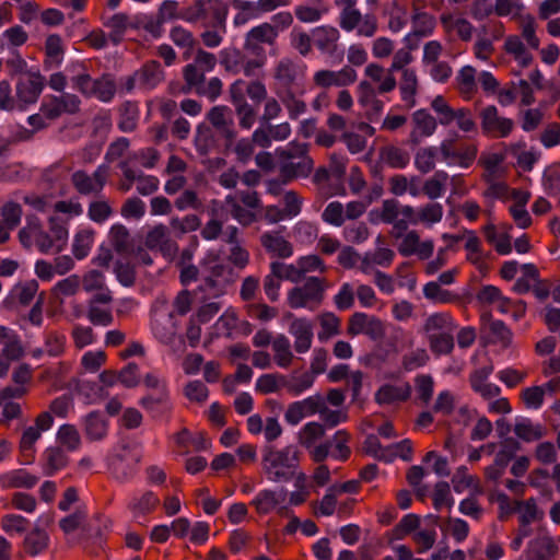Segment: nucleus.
<instances>
[{
	"mask_svg": "<svg viewBox=\"0 0 560 560\" xmlns=\"http://www.w3.org/2000/svg\"><path fill=\"white\" fill-rule=\"evenodd\" d=\"M300 452L294 445L282 450L266 446L262 451V465L268 479L272 482H289L293 479L299 466Z\"/></svg>",
	"mask_w": 560,
	"mask_h": 560,
	"instance_id": "nucleus-1",
	"label": "nucleus"
},
{
	"mask_svg": "<svg viewBox=\"0 0 560 560\" xmlns=\"http://www.w3.org/2000/svg\"><path fill=\"white\" fill-rule=\"evenodd\" d=\"M140 460L141 454L124 444L107 457V469L114 479L126 482L136 475Z\"/></svg>",
	"mask_w": 560,
	"mask_h": 560,
	"instance_id": "nucleus-2",
	"label": "nucleus"
},
{
	"mask_svg": "<svg viewBox=\"0 0 560 560\" xmlns=\"http://www.w3.org/2000/svg\"><path fill=\"white\" fill-rule=\"evenodd\" d=\"M324 292V280L318 277H308L303 285H296L289 291L288 304L294 310L308 308L313 311L322 303Z\"/></svg>",
	"mask_w": 560,
	"mask_h": 560,
	"instance_id": "nucleus-3",
	"label": "nucleus"
},
{
	"mask_svg": "<svg viewBox=\"0 0 560 560\" xmlns=\"http://www.w3.org/2000/svg\"><path fill=\"white\" fill-rule=\"evenodd\" d=\"M52 521V516L49 514L40 515L36 520L34 528L25 535L24 550L28 556L37 557L48 548L50 537L45 527H48Z\"/></svg>",
	"mask_w": 560,
	"mask_h": 560,
	"instance_id": "nucleus-4",
	"label": "nucleus"
},
{
	"mask_svg": "<svg viewBox=\"0 0 560 560\" xmlns=\"http://www.w3.org/2000/svg\"><path fill=\"white\" fill-rule=\"evenodd\" d=\"M480 118L482 132L493 138H506L514 127L512 119L499 116L494 105L485 107L480 113Z\"/></svg>",
	"mask_w": 560,
	"mask_h": 560,
	"instance_id": "nucleus-5",
	"label": "nucleus"
},
{
	"mask_svg": "<svg viewBox=\"0 0 560 560\" xmlns=\"http://www.w3.org/2000/svg\"><path fill=\"white\" fill-rule=\"evenodd\" d=\"M289 332L295 338L294 349L298 353H305L311 349L313 340V326L306 318H295L289 327Z\"/></svg>",
	"mask_w": 560,
	"mask_h": 560,
	"instance_id": "nucleus-6",
	"label": "nucleus"
},
{
	"mask_svg": "<svg viewBox=\"0 0 560 560\" xmlns=\"http://www.w3.org/2000/svg\"><path fill=\"white\" fill-rule=\"evenodd\" d=\"M103 25L110 30L108 38L115 45H119L128 28H135V22L122 12L103 19Z\"/></svg>",
	"mask_w": 560,
	"mask_h": 560,
	"instance_id": "nucleus-7",
	"label": "nucleus"
},
{
	"mask_svg": "<svg viewBox=\"0 0 560 560\" xmlns=\"http://www.w3.org/2000/svg\"><path fill=\"white\" fill-rule=\"evenodd\" d=\"M136 73L138 86L142 90H153L164 78L161 63L156 60L145 62Z\"/></svg>",
	"mask_w": 560,
	"mask_h": 560,
	"instance_id": "nucleus-8",
	"label": "nucleus"
},
{
	"mask_svg": "<svg viewBox=\"0 0 560 560\" xmlns=\"http://www.w3.org/2000/svg\"><path fill=\"white\" fill-rule=\"evenodd\" d=\"M410 396L411 386L408 383L402 386L384 384L375 393V401L378 405H390L395 401H406Z\"/></svg>",
	"mask_w": 560,
	"mask_h": 560,
	"instance_id": "nucleus-9",
	"label": "nucleus"
},
{
	"mask_svg": "<svg viewBox=\"0 0 560 560\" xmlns=\"http://www.w3.org/2000/svg\"><path fill=\"white\" fill-rule=\"evenodd\" d=\"M37 291L38 282L34 279L25 283H19L11 290L3 303L7 307H13L15 301H18L21 305L26 306L33 301Z\"/></svg>",
	"mask_w": 560,
	"mask_h": 560,
	"instance_id": "nucleus-10",
	"label": "nucleus"
},
{
	"mask_svg": "<svg viewBox=\"0 0 560 560\" xmlns=\"http://www.w3.org/2000/svg\"><path fill=\"white\" fill-rule=\"evenodd\" d=\"M67 72L70 73L73 88L84 95L92 96L94 81L88 72L83 62H75L71 67H67Z\"/></svg>",
	"mask_w": 560,
	"mask_h": 560,
	"instance_id": "nucleus-11",
	"label": "nucleus"
},
{
	"mask_svg": "<svg viewBox=\"0 0 560 560\" xmlns=\"http://www.w3.org/2000/svg\"><path fill=\"white\" fill-rule=\"evenodd\" d=\"M84 432L89 440H102L107 433V420L104 412L94 410L84 417Z\"/></svg>",
	"mask_w": 560,
	"mask_h": 560,
	"instance_id": "nucleus-12",
	"label": "nucleus"
},
{
	"mask_svg": "<svg viewBox=\"0 0 560 560\" xmlns=\"http://www.w3.org/2000/svg\"><path fill=\"white\" fill-rule=\"evenodd\" d=\"M260 242L268 253L279 258H289L293 255L291 243L281 235L265 232L260 236Z\"/></svg>",
	"mask_w": 560,
	"mask_h": 560,
	"instance_id": "nucleus-13",
	"label": "nucleus"
},
{
	"mask_svg": "<svg viewBox=\"0 0 560 560\" xmlns=\"http://www.w3.org/2000/svg\"><path fill=\"white\" fill-rule=\"evenodd\" d=\"M314 167L312 158L299 159L298 162L288 160V162L280 165V175L284 177V183H290L296 177H307Z\"/></svg>",
	"mask_w": 560,
	"mask_h": 560,
	"instance_id": "nucleus-14",
	"label": "nucleus"
},
{
	"mask_svg": "<svg viewBox=\"0 0 560 560\" xmlns=\"http://www.w3.org/2000/svg\"><path fill=\"white\" fill-rule=\"evenodd\" d=\"M38 481V477L31 475L25 469H14L0 475V483L3 488L32 489Z\"/></svg>",
	"mask_w": 560,
	"mask_h": 560,
	"instance_id": "nucleus-15",
	"label": "nucleus"
},
{
	"mask_svg": "<svg viewBox=\"0 0 560 560\" xmlns=\"http://www.w3.org/2000/svg\"><path fill=\"white\" fill-rule=\"evenodd\" d=\"M45 84L44 81L19 79L16 83V97L21 104L30 105L37 102Z\"/></svg>",
	"mask_w": 560,
	"mask_h": 560,
	"instance_id": "nucleus-16",
	"label": "nucleus"
},
{
	"mask_svg": "<svg viewBox=\"0 0 560 560\" xmlns=\"http://www.w3.org/2000/svg\"><path fill=\"white\" fill-rule=\"evenodd\" d=\"M63 60L61 37L57 34L49 35L45 42V70L58 68Z\"/></svg>",
	"mask_w": 560,
	"mask_h": 560,
	"instance_id": "nucleus-17",
	"label": "nucleus"
},
{
	"mask_svg": "<svg viewBox=\"0 0 560 560\" xmlns=\"http://www.w3.org/2000/svg\"><path fill=\"white\" fill-rule=\"evenodd\" d=\"M339 38V32L335 27L320 26L313 31V44L323 52L332 54L336 48V42Z\"/></svg>",
	"mask_w": 560,
	"mask_h": 560,
	"instance_id": "nucleus-18",
	"label": "nucleus"
},
{
	"mask_svg": "<svg viewBox=\"0 0 560 560\" xmlns=\"http://www.w3.org/2000/svg\"><path fill=\"white\" fill-rule=\"evenodd\" d=\"M298 78V65L289 58H282L275 70V79L284 91L292 90Z\"/></svg>",
	"mask_w": 560,
	"mask_h": 560,
	"instance_id": "nucleus-19",
	"label": "nucleus"
},
{
	"mask_svg": "<svg viewBox=\"0 0 560 560\" xmlns=\"http://www.w3.org/2000/svg\"><path fill=\"white\" fill-rule=\"evenodd\" d=\"M159 504V497L153 491L149 490L140 498L133 497L128 506L135 517H140L153 512Z\"/></svg>",
	"mask_w": 560,
	"mask_h": 560,
	"instance_id": "nucleus-20",
	"label": "nucleus"
},
{
	"mask_svg": "<svg viewBox=\"0 0 560 560\" xmlns=\"http://www.w3.org/2000/svg\"><path fill=\"white\" fill-rule=\"evenodd\" d=\"M43 458L45 460L44 471L47 476H52L68 464V457L60 447L50 446L46 448Z\"/></svg>",
	"mask_w": 560,
	"mask_h": 560,
	"instance_id": "nucleus-21",
	"label": "nucleus"
},
{
	"mask_svg": "<svg viewBox=\"0 0 560 560\" xmlns=\"http://www.w3.org/2000/svg\"><path fill=\"white\" fill-rule=\"evenodd\" d=\"M381 156L392 168L404 170L410 162L409 152L395 145L382 148Z\"/></svg>",
	"mask_w": 560,
	"mask_h": 560,
	"instance_id": "nucleus-22",
	"label": "nucleus"
},
{
	"mask_svg": "<svg viewBox=\"0 0 560 560\" xmlns=\"http://www.w3.org/2000/svg\"><path fill=\"white\" fill-rule=\"evenodd\" d=\"M418 80L416 71L412 69H404L400 82V95L402 101L408 103L409 107L416 105L415 95L417 93Z\"/></svg>",
	"mask_w": 560,
	"mask_h": 560,
	"instance_id": "nucleus-23",
	"label": "nucleus"
},
{
	"mask_svg": "<svg viewBox=\"0 0 560 560\" xmlns=\"http://www.w3.org/2000/svg\"><path fill=\"white\" fill-rule=\"evenodd\" d=\"M514 432L525 442L539 440L544 434L540 425H533L530 419L525 417L516 418Z\"/></svg>",
	"mask_w": 560,
	"mask_h": 560,
	"instance_id": "nucleus-24",
	"label": "nucleus"
},
{
	"mask_svg": "<svg viewBox=\"0 0 560 560\" xmlns=\"http://www.w3.org/2000/svg\"><path fill=\"white\" fill-rule=\"evenodd\" d=\"M140 406L154 419H162L170 412L172 408L171 400H163L161 396L155 398L142 397Z\"/></svg>",
	"mask_w": 560,
	"mask_h": 560,
	"instance_id": "nucleus-25",
	"label": "nucleus"
},
{
	"mask_svg": "<svg viewBox=\"0 0 560 560\" xmlns=\"http://www.w3.org/2000/svg\"><path fill=\"white\" fill-rule=\"evenodd\" d=\"M244 52L236 48H223L220 51V63L228 72L234 74L242 71V63H244Z\"/></svg>",
	"mask_w": 560,
	"mask_h": 560,
	"instance_id": "nucleus-26",
	"label": "nucleus"
},
{
	"mask_svg": "<svg viewBox=\"0 0 560 560\" xmlns=\"http://www.w3.org/2000/svg\"><path fill=\"white\" fill-rule=\"evenodd\" d=\"M278 35L279 30L269 23H262L254 26L246 34V36L250 37V40L268 45L275 44Z\"/></svg>",
	"mask_w": 560,
	"mask_h": 560,
	"instance_id": "nucleus-27",
	"label": "nucleus"
},
{
	"mask_svg": "<svg viewBox=\"0 0 560 560\" xmlns=\"http://www.w3.org/2000/svg\"><path fill=\"white\" fill-rule=\"evenodd\" d=\"M272 348L276 352L277 363L281 368L291 364L293 354L291 352V343L287 336L280 334L272 340Z\"/></svg>",
	"mask_w": 560,
	"mask_h": 560,
	"instance_id": "nucleus-28",
	"label": "nucleus"
},
{
	"mask_svg": "<svg viewBox=\"0 0 560 560\" xmlns=\"http://www.w3.org/2000/svg\"><path fill=\"white\" fill-rule=\"evenodd\" d=\"M557 552V547L549 540H534L530 542L528 550V560H551V557Z\"/></svg>",
	"mask_w": 560,
	"mask_h": 560,
	"instance_id": "nucleus-29",
	"label": "nucleus"
},
{
	"mask_svg": "<svg viewBox=\"0 0 560 560\" xmlns=\"http://www.w3.org/2000/svg\"><path fill=\"white\" fill-rule=\"evenodd\" d=\"M439 153L436 147L420 149L415 156V166L422 174L431 172L435 167V158Z\"/></svg>",
	"mask_w": 560,
	"mask_h": 560,
	"instance_id": "nucleus-30",
	"label": "nucleus"
},
{
	"mask_svg": "<svg viewBox=\"0 0 560 560\" xmlns=\"http://www.w3.org/2000/svg\"><path fill=\"white\" fill-rule=\"evenodd\" d=\"M94 83L92 96H96L104 103H108L114 98L116 84L109 75L104 74L102 78L95 79Z\"/></svg>",
	"mask_w": 560,
	"mask_h": 560,
	"instance_id": "nucleus-31",
	"label": "nucleus"
},
{
	"mask_svg": "<svg viewBox=\"0 0 560 560\" xmlns=\"http://www.w3.org/2000/svg\"><path fill=\"white\" fill-rule=\"evenodd\" d=\"M270 269L273 275H279L281 279H285L294 283H299L304 277L303 270L299 265L294 266L292 264L285 265L280 261H272L270 264Z\"/></svg>",
	"mask_w": 560,
	"mask_h": 560,
	"instance_id": "nucleus-32",
	"label": "nucleus"
},
{
	"mask_svg": "<svg viewBox=\"0 0 560 560\" xmlns=\"http://www.w3.org/2000/svg\"><path fill=\"white\" fill-rule=\"evenodd\" d=\"M278 503L279 500L276 492L270 489L260 490L252 501V504L256 508L259 514H268Z\"/></svg>",
	"mask_w": 560,
	"mask_h": 560,
	"instance_id": "nucleus-33",
	"label": "nucleus"
},
{
	"mask_svg": "<svg viewBox=\"0 0 560 560\" xmlns=\"http://www.w3.org/2000/svg\"><path fill=\"white\" fill-rule=\"evenodd\" d=\"M325 435V428L316 421L304 424L300 432V443L306 448H311L315 441Z\"/></svg>",
	"mask_w": 560,
	"mask_h": 560,
	"instance_id": "nucleus-34",
	"label": "nucleus"
},
{
	"mask_svg": "<svg viewBox=\"0 0 560 560\" xmlns=\"http://www.w3.org/2000/svg\"><path fill=\"white\" fill-rule=\"evenodd\" d=\"M88 319L95 326H109L114 322L108 306L88 304Z\"/></svg>",
	"mask_w": 560,
	"mask_h": 560,
	"instance_id": "nucleus-35",
	"label": "nucleus"
},
{
	"mask_svg": "<svg viewBox=\"0 0 560 560\" xmlns=\"http://www.w3.org/2000/svg\"><path fill=\"white\" fill-rule=\"evenodd\" d=\"M412 120L424 137L432 136L436 130L435 118L424 108L416 110L412 115Z\"/></svg>",
	"mask_w": 560,
	"mask_h": 560,
	"instance_id": "nucleus-36",
	"label": "nucleus"
},
{
	"mask_svg": "<svg viewBox=\"0 0 560 560\" xmlns=\"http://www.w3.org/2000/svg\"><path fill=\"white\" fill-rule=\"evenodd\" d=\"M431 107L438 114L439 122L441 125L447 126L456 118V109H453L442 95L434 97L431 103Z\"/></svg>",
	"mask_w": 560,
	"mask_h": 560,
	"instance_id": "nucleus-37",
	"label": "nucleus"
},
{
	"mask_svg": "<svg viewBox=\"0 0 560 560\" xmlns=\"http://www.w3.org/2000/svg\"><path fill=\"white\" fill-rule=\"evenodd\" d=\"M164 23L165 22L159 15H141L136 18L135 28L142 27L154 38H160L163 33Z\"/></svg>",
	"mask_w": 560,
	"mask_h": 560,
	"instance_id": "nucleus-38",
	"label": "nucleus"
},
{
	"mask_svg": "<svg viewBox=\"0 0 560 560\" xmlns=\"http://www.w3.org/2000/svg\"><path fill=\"white\" fill-rule=\"evenodd\" d=\"M113 214V209L105 200L92 201L89 205L88 217L91 221L103 224Z\"/></svg>",
	"mask_w": 560,
	"mask_h": 560,
	"instance_id": "nucleus-39",
	"label": "nucleus"
},
{
	"mask_svg": "<svg viewBox=\"0 0 560 560\" xmlns=\"http://www.w3.org/2000/svg\"><path fill=\"white\" fill-rule=\"evenodd\" d=\"M1 215L4 225L10 230H14L21 223L22 206L14 201H8L1 208Z\"/></svg>",
	"mask_w": 560,
	"mask_h": 560,
	"instance_id": "nucleus-40",
	"label": "nucleus"
},
{
	"mask_svg": "<svg viewBox=\"0 0 560 560\" xmlns=\"http://www.w3.org/2000/svg\"><path fill=\"white\" fill-rule=\"evenodd\" d=\"M429 340L433 352L448 354L454 349V338L448 332L430 334Z\"/></svg>",
	"mask_w": 560,
	"mask_h": 560,
	"instance_id": "nucleus-41",
	"label": "nucleus"
},
{
	"mask_svg": "<svg viewBox=\"0 0 560 560\" xmlns=\"http://www.w3.org/2000/svg\"><path fill=\"white\" fill-rule=\"evenodd\" d=\"M283 385L287 386L289 392L294 396H300L302 393L311 388L315 381V375L311 372H305L302 375L294 377L292 382L287 383L284 376H280Z\"/></svg>",
	"mask_w": 560,
	"mask_h": 560,
	"instance_id": "nucleus-42",
	"label": "nucleus"
},
{
	"mask_svg": "<svg viewBox=\"0 0 560 560\" xmlns=\"http://www.w3.org/2000/svg\"><path fill=\"white\" fill-rule=\"evenodd\" d=\"M440 151L443 155L444 160L448 159H460L462 167H469L476 156V150H467L465 153H460L454 149H452L451 144L447 141H443L440 148Z\"/></svg>",
	"mask_w": 560,
	"mask_h": 560,
	"instance_id": "nucleus-43",
	"label": "nucleus"
},
{
	"mask_svg": "<svg viewBox=\"0 0 560 560\" xmlns=\"http://www.w3.org/2000/svg\"><path fill=\"white\" fill-rule=\"evenodd\" d=\"M57 440L59 443L68 448L74 451L80 444V435L78 430L71 424H62L57 432Z\"/></svg>",
	"mask_w": 560,
	"mask_h": 560,
	"instance_id": "nucleus-44",
	"label": "nucleus"
},
{
	"mask_svg": "<svg viewBox=\"0 0 560 560\" xmlns=\"http://www.w3.org/2000/svg\"><path fill=\"white\" fill-rule=\"evenodd\" d=\"M294 237L301 244H311L318 237V228L311 222L300 221L294 226Z\"/></svg>",
	"mask_w": 560,
	"mask_h": 560,
	"instance_id": "nucleus-45",
	"label": "nucleus"
},
{
	"mask_svg": "<svg viewBox=\"0 0 560 560\" xmlns=\"http://www.w3.org/2000/svg\"><path fill=\"white\" fill-rule=\"evenodd\" d=\"M307 151H308L307 143H300L296 141H291L287 148L279 147L276 149L277 155L283 160L311 158L307 154Z\"/></svg>",
	"mask_w": 560,
	"mask_h": 560,
	"instance_id": "nucleus-46",
	"label": "nucleus"
},
{
	"mask_svg": "<svg viewBox=\"0 0 560 560\" xmlns=\"http://www.w3.org/2000/svg\"><path fill=\"white\" fill-rule=\"evenodd\" d=\"M345 218V208L339 201L329 202L322 213L323 221L334 226H341Z\"/></svg>",
	"mask_w": 560,
	"mask_h": 560,
	"instance_id": "nucleus-47",
	"label": "nucleus"
},
{
	"mask_svg": "<svg viewBox=\"0 0 560 560\" xmlns=\"http://www.w3.org/2000/svg\"><path fill=\"white\" fill-rule=\"evenodd\" d=\"M112 244L117 253H124L129 245V231L121 223H115L109 231Z\"/></svg>",
	"mask_w": 560,
	"mask_h": 560,
	"instance_id": "nucleus-48",
	"label": "nucleus"
},
{
	"mask_svg": "<svg viewBox=\"0 0 560 560\" xmlns=\"http://www.w3.org/2000/svg\"><path fill=\"white\" fill-rule=\"evenodd\" d=\"M489 331L492 336V342H500L503 347H508L511 343L512 332L503 320H491Z\"/></svg>",
	"mask_w": 560,
	"mask_h": 560,
	"instance_id": "nucleus-49",
	"label": "nucleus"
},
{
	"mask_svg": "<svg viewBox=\"0 0 560 560\" xmlns=\"http://www.w3.org/2000/svg\"><path fill=\"white\" fill-rule=\"evenodd\" d=\"M167 242V228L163 224L155 225L145 235L144 244L149 249H161Z\"/></svg>",
	"mask_w": 560,
	"mask_h": 560,
	"instance_id": "nucleus-50",
	"label": "nucleus"
},
{
	"mask_svg": "<svg viewBox=\"0 0 560 560\" xmlns=\"http://www.w3.org/2000/svg\"><path fill=\"white\" fill-rule=\"evenodd\" d=\"M350 439V435L346 430H338L332 439L330 440L332 442V445L338 451V454H332L331 456L335 459L345 462L349 458L351 454L350 447L347 445L348 441Z\"/></svg>",
	"mask_w": 560,
	"mask_h": 560,
	"instance_id": "nucleus-51",
	"label": "nucleus"
},
{
	"mask_svg": "<svg viewBox=\"0 0 560 560\" xmlns=\"http://www.w3.org/2000/svg\"><path fill=\"white\" fill-rule=\"evenodd\" d=\"M423 295L428 300L440 303H448L453 299V294L450 291L442 289L435 281H430L424 284Z\"/></svg>",
	"mask_w": 560,
	"mask_h": 560,
	"instance_id": "nucleus-52",
	"label": "nucleus"
},
{
	"mask_svg": "<svg viewBox=\"0 0 560 560\" xmlns=\"http://www.w3.org/2000/svg\"><path fill=\"white\" fill-rule=\"evenodd\" d=\"M542 186L547 195L557 196L560 194V168L548 167L544 172Z\"/></svg>",
	"mask_w": 560,
	"mask_h": 560,
	"instance_id": "nucleus-53",
	"label": "nucleus"
},
{
	"mask_svg": "<svg viewBox=\"0 0 560 560\" xmlns=\"http://www.w3.org/2000/svg\"><path fill=\"white\" fill-rule=\"evenodd\" d=\"M114 272L118 282L126 288L132 287L136 281L135 268L129 262L117 260L115 262Z\"/></svg>",
	"mask_w": 560,
	"mask_h": 560,
	"instance_id": "nucleus-54",
	"label": "nucleus"
},
{
	"mask_svg": "<svg viewBox=\"0 0 560 560\" xmlns=\"http://www.w3.org/2000/svg\"><path fill=\"white\" fill-rule=\"evenodd\" d=\"M24 354L25 350L18 334L3 343L1 355H3L8 361H19L24 357Z\"/></svg>",
	"mask_w": 560,
	"mask_h": 560,
	"instance_id": "nucleus-55",
	"label": "nucleus"
},
{
	"mask_svg": "<svg viewBox=\"0 0 560 560\" xmlns=\"http://www.w3.org/2000/svg\"><path fill=\"white\" fill-rule=\"evenodd\" d=\"M283 104L289 110V117L291 119H296L300 115L305 113L306 110V104L298 100L295 97V94L292 90L284 91L283 95H280Z\"/></svg>",
	"mask_w": 560,
	"mask_h": 560,
	"instance_id": "nucleus-56",
	"label": "nucleus"
},
{
	"mask_svg": "<svg viewBox=\"0 0 560 560\" xmlns=\"http://www.w3.org/2000/svg\"><path fill=\"white\" fill-rule=\"evenodd\" d=\"M138 120L137 106L130 102L125 104L124 113L118 122V128L122 132H131L135 130Z\"/></svg>",
	"mask_w": 560,
	"mask_h": 560,
	"instance_id": "nucleus-57",
	"label": "nucleus"
},
{
	"mask_svg": "<svg viewBox=\"0 0 560 560\" xmlns=\"http://www.w3.org/2000/svg\"><path fill=\"white\" fill-rule=\"evenodd\" d=\"M92 242V236L89 233H77L72 244V253L74 257L79 260L84 259L91 250Z\"/></svg>",
	"mask_w": 560,
	"mask_h": 560,
	"instance_id": "nucleus-58",
	"label": "nucleus"
},
{
	"mask_svg": "<svg viewBox=\"0 0 560 560\" xmlns=\"http://www.w3.org/2000/svg\"><path fill=\"white\" fill-rule=\"evenodd\" d=\"M28 520L18 514H7L1 520L2 529L10 535L25 532Z\"/></svg>",
	"mask_w": 560,
	"mask_h": 560,
	"instance_id": "nucleus-59",
	"label": "nucleus"
},
{
	"mask_svg": "<svg viewBox=\"0 0 560 560\" xmlns=\"http://www.w3.org/2000/svg\"><path fill=\"white\" fill-rule=\"evenodd\" d=\"M454 504L451 495L450 485L446 481H439L434 487L433 505L435 510H440L443 505L450 508Z\"/></svg>",
	"mask_w": 560,
	"mask_h": 560,
	"instance_id": "nucleus-60",
	"label": "nucleus"
},
{
	"mask_svg": "<svg viewBox=\"0 0 560 560\" xmlns=\"http://www.w3.org/2000/svg\"><path fill=\"white\" fill-rule=\"evenodd\" d=\"M40 438V432L35 427L26 428L21 436L20 451L23 456L32 457L35 442Z\"/></svg>",
	"mask_w": 560,
	"mask_h": 560,
	"instance_id": "nucleus-61",
	"label": "nucleus"
},
{
	"mask_svg": "<svg viewBox=\"0 0 560 560\" xmlns=\"http://www.w3.org/2000/svg\"><path fill=\"white\" fill-rule=\"evenodd\" d=\"M420 525V517L417 514L409 513L401 517L398 524L395 526L394 532L398 539H401L405 535L415 532Z\"/></svg>",
	"mask_w": 560,
	"mask_h": 560,
	"instance_id": "nucleus-62",
	"label": "nucleus"
},
{
	"mask_svg": "<svg viewBox=\"0 0 560 560\" xmlns=\"http://www.w3.org/2000/svg\"><path fill=\"white\" fill-rule=\"evenodd\" d=\"M66 337L56 332L45 336V351L51 358H58L65 350Z\"/></svg>",
	"mask_w": 560,
	"mask_h": 560,
	"instance_id": "nucleus-63",
	"label": "nucleus"
},
{
	"mask_svg": "<svg viewBox=\"0 0 560 560\" xmlns=\"http://www.w3.org/2000/svg\"><path fill=\"white\" fill-rule=\"evenodd\" d=\"M361 21V12L354 7H343L340 13V27L347 32L353 31Z\"/></svg>",
	"mask_w": 560,
	"mask_h": 560,
	"instance_id": "nucleus-64",
	"label": "nucleus"
}]
</instances>
